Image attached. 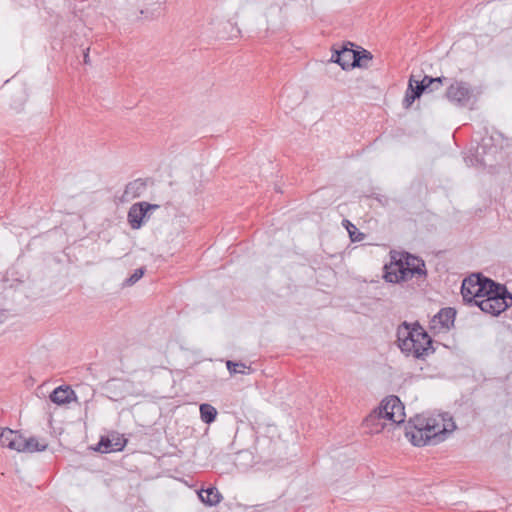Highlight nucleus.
Wrapping results in <instances>:
<instances>
[{"mask_svg": "<svg viewBox=\"0 0 512 512\" xmlns=\"http://www.w3.org/2000/svg\"><path fill=\"white\" fill-rule=\"evenodd\" d=\"M397 342L407 356L424 360L434 352L433 340L419 322H402L397 328Z\"/></svg>", "mask_w": 512, "mask_h": 512, "instance_id": "f257e3e1", "label": "nucleus"}, {"mask_svg": "<svg viewBox=\"0 0 512 512\" xmlns=\"http://www.w3.org/2000/svg\"><path fill=\"white\" fill-rule=\"evenodd\" d=\"M405 261L391 262L384 266V279L389 283H401L413 276L425 279L427 270L423 259L410 253H405Z\"/></svg>", "mask_w": 512, "mask_h": 512, "instance_id": "f03ea898", "label": "nucleus"}, {"mask_svg": "<svg viewBox=\"0 0 512 512\" xmlns=\"http://www.w3.org/2000/svg\"><path fill=\"white\" fill-rule=\"evenodd\" d=\"M488 289L476 302L475 306L479 307L484 313L492 316H498L510 306H512V293L508 291L504 284L498 282L487 281Z\"/></svg>", "mask_w": 512, "mask_h": 512, "instance_id": "7ed1b4c3", "label": "nucleus"}, {"mask_svg": "<svg viewBox=\"0 0 512 512\" xmlns=\"http://www.w3.org/2000/svg\"><path fill=\"white\" fill-rule=\"evenodd\" d=\"M452 430L436 419L430 418L429 424H426L424 429L412 431L409 434L414 446L437 445L444 441Z\"/></svg>", "mask_w": 512, "mask_h": 512, "instance_id": "20e7f679", "label": "nucleus"}, {"mask_svg": "<svg viewBox=\"0 0 512 512\" xmlns=\"http://www.w3.org/2000/svg\"><path fill=\"white\" fill-rule=\"evenodd\" d=\"M487 281L492 279L483 276L481 273H475L465 278L461 286L463 301L469 305H475L488 289Z\"/></svg>", "mask_w": 512, "mask_h": 512, "instance_id": "39448f33", "label": "nucleus"}, {"mask_svg": "<svg viewBox=\"0 0 512 512\" xmlns=\"http://www.w3.org/2000/svg\"><path fill=\"white\" fill-rule=\"evenodd\" d=\"M499 140H503V136L499 132L482 138L476 148L475 154L477 161L480 162L481 165H493L497 153L503 149V145L497 144Z\"/></svg>", "mask_w": 512, "mask_h": 512, "instance_id": "423d86ee", "label": "nucleus"}, {"mask_svg": "<svg viewBox=\"0 0 512 512\" xmlns=\"http://www.w3.org/2000/svg\"><path fill=\"white\" fill-rule=\"evenodd\" d=\"M159 208L158 204H151L146 201L132 204L127 214L129 226L133 230L140 229L151 218L152 212Z\"/></svg>", "mask_w": 512, "mask_h": 512, "instance_id": "0eeeda50", "label": "nucleus"}, {"mask_svg": "<svg viewBox=\"0 0 512 512\" xmlns=\"http://www.w3.org/2000/svg\"><path fill=\"white\" fill-rule=\"evenodd\" d=\"M445 97L457 107H466L473 97V89L467 82L454 81L447 87Z\"/></svg>", "mask_w": 512, "mask_h": 512, "instance_id": "6e6552de", "label": "nucleus"}, {"mask_svg": "<svg viewBox=\"0 0 512 512\" xmlns=\"http://www.w3.org/2000/svg\"><path fill=\"white\" fill-rule=\"evenodd\" d=\"M435 83H440V80H432V77L428 75H425L421 80H416L415 76L411 75L403 100L405 108L410 107L416 99L421 97L422 94L428 93L426 88L427 85Z\"/></svg>", "mask_w": 512, "mask_h": 512, "instance_id": "1a4fd4ad", "label": "nucleus"}, {"mask_svg": "<svg viewBox=\"0 0 512 512\" xmlns=\"http://www.w3.org/2000/svg\"><path fill=\"white\" fill-rule=\"evenodd\" d=\"M380 407L381 411H383V416L385 419L391 421L394 424H400L404 422L405 408L399 397L395 395L386 397L381 401Z\"/></svg>", "mask_w": 512, "mask_h": 512, "instance_id": "9d476101", "label": "nucleus"}, {"mask_svg": "<svg viewBox=\"0 0 512 512\" xmlns=\"http://www.w3.org/2000/svg\"><path fill=\"white\" fill-rule=\"evenodd\" d=\"M456 311L451 307L442 308L430 321L429 328L434 334L448 331L455 321Z\"/></svg>", "mask_w": 512, "mask_h": 512, "instance_id": "9b49d317", "label": "nucleus"}, {"mask_svg": "<svg viewBox=\"0 0 512 512\" xmlns=\"http://www.w3.org/2000/svg\"><path fill=\"white\" fill-rule=\"evenodd\" d=\"M127 444V439L123 435L103 436L95 448L96 451L101 453H110L122 451Z\"/></svg>", "mask_w": 512, "mask_h": 512, "instance_id": "f8f14e48", "label": "nucleus"}, {"mask_svg": "<svg viewBox=\"0 0 512 512\" xmlns=\"http://www.w3.org/2000/svg\"><path fill=\"white\" fill-rule=\"evenodd\" d=\"M353 46L354 44L348 42L340 50H335L331 61L339 64L343 70L354 68L355 50L352 48Z\"/></svg>", "mask_w": 512, "mask_h": 512, "instance_id": "ddd939ff", "label": "nucleus"}, {"mask_svg": "<svg viewBox=\"0 0 512 512\" xmlns=\"http://www.w3.org/2000/svg\"><path fill=\"white\" fill-rule=\"evenodd\" d=\"M22 435L10 428H0V445L11 450H19Z\"/></svg>", "mask_w": 512, "mask_h": 512, "instance_id": "4468645a", "label": "nucleus"}, {"mask_svg": "<svg viewBox=\"0 0 512 512\" xmlns=\"http://www.w3.org/2000/svg\"><path fill=\"white\" fill-rule=\"evenodd\" d=\"M146 188L147 181L142 178H138L129 182L125 186V190L122 195L123 201H128L140 197L146 191Z\"/></svg>", "mask_w": 512, "mask_h": 512, "instance_id": "2eb2a0df", "label": "nucleus"}, {"mask_svg": "<svg viewBox=\"0 0 512 512\" xmlns=\"http://www.w3.org/2000/svg\"><path fill=\"white\" fill-rule=\"evenodd\" d=\"M382 419L385 418L383 416V411H381V407L379 406L364 419L363 424L369 430L370 433H379L385 427V424L382 422Z\"/></svg>", "mask_w": 512, "mask_h": 512, "instance_id": "dca6fc26", "label": "nucleus"}, {"mask_svg": "<svg viewBox=\"0 0 512 512\" xmlns=\"http://www.w3.org/2000/svg\"><path fill=\"white\" fill-rule=\"evenodd\" d=\"M47 447H48V443L45 441L40 442L35 437H30V438L26 439L22 436L21 444H20L18 452H28V453L40 452V451L46 450Z\"/></svg>", "mask_w": 512, "mask_h": 512, "instance_id": "f3484780", "label": "nucleus"}, {"mask_svg": "<svg viewBox=\"0 0 512 512\" xmlns=\"http://www.w3.org/2000/svg\"><path fill=\"white\" fill-rule=\"evenodd\" d=\"M203 503L209 506H215L222 500V495L216 487L210 486L207 489H201L198 493Z\"/></svg>", "mask_w": 512, "mask_h": 512, "instance_id": "a211bd4d", "label": "nucleus"}, {"mask_svg": "<svg viewBox=\"0 0 512 512\" xmlns=\"http://www.w3.org/2000/svg\"><path fill=\"white\" fill-rule=\"evenodd\" d=\"M74 396V391L70 387L63 388L62 386L57 387L50 394V400L58 405L69 403Z\"/></svg>", "mask_w": 512, "mask_h": 512, "instance_id": "6ab92c4d", "label": "nucleus"}, {"mask_svg": "<svg viewBox=\"0 0 512 512\" xmlns=\"http://www.w3.org/2000/svg\"><path fill=\"white\" fill-rule=\"evenodd\" d=\"M430 418H424L421 416H416L413 419H410L408 425L405 427V435L411 441L412 431H418L420 429H424L426 424H429Z\"/></svg>", "mask_w": 512, "mask_h": 512, "instance_id": "aec40b11", "label": "nucleus"}, {"mask_svg": "<svg viewBox=\"0 0 512 512\" xmlns=\"http://www.w3.org/2000/svg\"><path fill=\"white\" fill-rule=\"evenodd\" d=\"M430 418H424L421 416H416L413 419H410L408 425L405 427V435L411 441L412 431H418L420 429H424L426 424H429Z\"/></svg>", "mask_w": 512, "mask_h": 512, "instance_id": "412c9836", "label": "nucleus"}, {"mask_svg": "<svg viewBox=\"0 0 512 512\" xmlns=\"http://www.w3.org/2000/svg\"><path fill=\"white\" fill-rule=\"evenodd\" d=\"M372 58L373 55L366 49L361 48V50H355L354 68H368V63Z\"/></svg>", "mask_w": 512, "mask_h": 512, "instance_id": "4be33fe9", "label": "nucleus"}, {"mask_svg": "<svg viewBox=\"0 0 512 512\" xmlns=\"http://www.w3.org/2000/svg\"><path fill=\"white\" fill-rule=\"evenodd\" d=\"M200 416L201 420L206 423L210 424L215 421L217 416V410L215 407H213L210 404L204 403L200 405Z\"/></svg>", "mask_w": 512, "mask_h": 512, "instance_id": "5701e85b", "label": "nucleus"}, {"mask_svg": "<svg viewBox=\"0 0 512 512\" xmlns=\"http://www.w3.org/2000/svg\"><path fill=\"white\" fill-rule=\"evenodd\" d=\"M226 367L230 374H245L246 369H249V367L243 363V362H234L232 360L226 361Z\"/></svg>", "mask_w": 512, "mask_h": 512, "instance_id": "b1692460", "label": "nucleus"}, {"mask_svg": "<svg viewBox=\"0 0 512 512\" xmlns=\"http://www.w3.org/2000/svg\"><path fill=\"white\" fill-rule=\"evenodd\" d=\"M344 222L349 224V227H347V231L352 242H360L364 240V233L358 232L357 227L354 224H352L349 220H344Z\"/></svg>", "mask_w": 512, "mask_h": 512, "instance_id": "393cba45", "label": "nucleus"}, {"mask_svg": "<svg viewBox=\"0 0 512 512\" xmlns=\"http://www.w3.org/2000/svg\"><path fill=\"white\" fill-rule=\"evenodd\" d=\"M144 273H145L144 267L136 269L133 272V274L124 281V285L125 286L134 285L136 282H138L143 277Z\"/></svg>", "mask_w": 512, "mask_h": 512, "instance_id": "a878e982", "label": "nucleus"}, {"mask_svg": "<svg viewBox=\"0 0 512 512\" xmlns=\"http://www.w3.org/2000/svg\"><path fill=\"white\" fill-rule=\"evenodd\" d=\"M432 80H440V83H437V84L435 83V84H429V85H427V87H426V88H427V92H428V93H432V92H434V91L439 90V89L443 86V84H444V82L447 80V78H446V77H444V76H440V77H432Z\"/></svg>", "mask_w": 512, "mask_h": 512, "instance_id": "bb28decb", "label": "nucleus"}, {"mask_svg": "<svg viewBox=\"0 0 512 512\" xmlns=\"http://www.w3.org/2000/svg\"><path fill=\"white\" fill-rule=\"evenodd\" d=\"M90 62V59H89V49H86V51L84 52V63L85 64H89Z\"/></svg>", "mask_w": 512, "mask_h": 512, "instance_id": "cd10ccee", "label": "nucleus"}, {"mask_svg": "<svg viewBox=\"0 0 512 512\" xmlns=\"http://www.w3.org/2000/svg\"><path fill=\"white\" fill-rule=\"evenodd\" d=\"M343 224H344V226H345L346 228H347V227H349V224H348V223H345L344 221H343Z\"/></svg>", "mask_w": 512, "mask_h": 512, "instance_id": "c85d7f7f", "label": "nucleus"}, {"mask_svg": "<svg viewBox=\"0 0 512 512\" xmlns=\"http://www.w3.org/2000/svg\"><path fill=\"white\" fill-rule=\"evenodd\" d=\"M343 224H344V226H345L346 228H347V227H349V224H348V223H345L344 221H343Z\"/></svg>", "mask_w": 512, "mask_h": 512, "instance_id": "c756f323", "label": "nucleus"}]
</instances>
